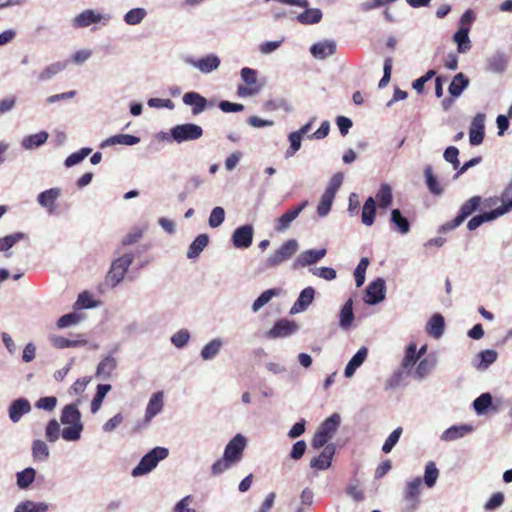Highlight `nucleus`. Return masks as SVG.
Here are the masks:
<instances>
[{
	"label": "nucleus",
	"instance_id": "6e6d98bb",
	"mask_svg": "<svg viewBox=\"0 0 512 512\" xmlns=\"http://www.w3.org/2000/svg\"><path fill=\"white\" fill-rule=\"evenodd\" d=\"M491 404L492 396L489 393H483L474 400L473 407L477 414H482Z\"/></svg>",
	"mask_w": 512,
	"mask_h": 512
},
{
	"label": "nucleus",
	"instance_id": "6e6552de",
	"mask_svg": "<svg viewBox=\"0 0 512 512\" xmlns=\"http://www.w3.org/2000/svg\"><path fill=\"white\" fill-rule=\"evenodd\" d=\"M241 77L246 83V86H240L238 88V94L240 96H251L259 92L256 70L245 67L241 70Z\"/></svg>",
	"mask_w": 512,
	"mask_h": 512
},
{
	"label": "nucleus",
	"instance_id": "4c0bfd02",
	"mask_svg": "<svg viewBox=\"0 0 512 512\" xmlns=\"http://www.w3.org/2000/svg\"><path fill=\"white\" fill-rule=\"evenodd\" d=\"M48 505L43 502L25 501L16 506L14 512H47Z\"/></svg>",
	"mask_w": 512,
	"mask_h": 512
},
{
	"label": "nucleus",
	"instance_id": "72a5a7b5",
	"mask_svg": "<svg viewBox=\"0 0 512 512\" xmlns=\"http://www.w3.org/2000/svg\"><path fill=\"white\" fill-rule=\"evenodd\" d=\"M315 290L312 287L303 289L294 304L293 309L296 311L305 310L313 301Z\"/></svg>",
	"mask_w": 512,
	"mask_h": 512
},
{
	"label": "nucleus",
	"instance_id": "7ed1b4c3",
	"mask_svg": "<svg viewBox=\"0 0 512 512\" xmlns=\"http://www.w3.org/2000/svg\"><path fill=\"white\" fill-rule=\"evenodd\" d=\"M482 204V198L480 196H473L465 201L460 207L458 215L451 221L446 222L440 228V232L451 231L460 226L465 219L471 216Z\"/></svg>",
	"mask_w": 512,
	"mask_h": 512
},
{
	"label": "nucleus",
	"instance_id": "a18cd8bd",
	"mask_svg": "<svg viewBox=\"0 0 512 512\" xmlns=\"http://www.w3.org/2000/svg\"><path fill=\"white\" fill-rule=\"evenodd\" d=\"M419 359V355H417V346L415 343H410L405 351V356L402 360V367L404 369L411 368L414 366Z\"/></svg>",
	"mask_w": 512,
	"mask_h": 512
},
{
	"label": "nucleus",
	"instance_id": "58836bf2",
	"mask_svg": "<svg viewBox=\"0 0 512 512\" xmlns=\"http://www.w3.org/2000/svg\"><path fill=\"white\" fill-rule=\"evenodd\" d=\"M436 365V359L434 357H426L422 359L415 371L416 376L419 379H423L429 375Z\"/></svg>",
	"mask_w": 512,
	"mask_h": 512
},
{
	"label": "nucleus",
	"instance_id": "f3484780",
	"mask_svg": "<svg viewBox=\"0 0 512 512\" xmlns=\"http://www.w3.org/2000/svg\"><path fill=\"white\" fill-rule=\"evenodd\" d=\"M31 410L30 402L25 398H19L12 402L9 407V417L12 422H18L24 414Z\"/></svg>",
	"mask_w": 512,
	"mask_h": 512
},
{
	"label": "nucleus",
	"instance_id": "49530a36",
	"mask_svg": "<svg viewBox=\"0 0 512 512\" xmlns=\"http://www.w3.org/2000/svg\"><path fill=\"white\" fill-rule=\"evenodd\" d=\"M378 205L381 208H386L392 203V191L388 184H382L376 194Z\"/></svg>",
	"mask_w": 512,
	"mask_h": 512
},
{
	"label": "nucleus",
	"instance_id": "9b49d317",
	"mask_svg": "<svg viewBox=\"0 0 512 512\" xmlns=\"http://www.w3.org/2000/svg\"><path fill=\"white\" fill-rule=\"evenodd\" d=\"M385 281L381 278L376 279L372 283H370L366 289V299L365 301L368 304H377L381 302L385 295Z\"/></svg>",
	"mask_w": 512,
	"mask_h": 512
},
{
	"label": "nucleus",
	"instance_id": "f257e3e1",
	"mask_svg": "<svg viewBox=\"0 0 512 512\" xmlns=\"http://www.w3.org/2000/svg\"><path fill=\"white\" fill-rule=\"evenodd\" d=\"M246 444L247 441L243 435L237 434L233 437L226 445L223 457L213 463L211 467L212 475H220L234 464L240 462L243 457Z\"/></svg>",
	"mask_w": 512,
	"mask_h": 512
},
{
	"label": "nucleus",
	"instance_id": "c03bdc74",
	"mask_svg": "<svg viewBox=\"0 0 512 512\" xmlns=\"http://www.w3.org/2000/svg\"><path fill=\"white\" fill-rule=\"evenodd\" d=\"M498 217L495 215V213L491 210L489 212H484L483 214L474 216L471 218L467 223V228L472 231L481 226L483 223L492 221L497 219Z\"/></svg>",
	"mask_w": 512,
	"mask_h": 512
},
{
	"label": "nucleus",
	"instance_id": "2eb2a0df",
	"mask_svg": "<svg viewBox=\"0 0 512 512\" xmlns=\"http://www.w3.org/2000/svg\"><path fill=\"white\" fill-rule=\"evenodd\" d=\"M233 244L237 248H248L253 240V228L250 225H245L237 228L233 234Z\"/></svg>",
	"mask_w": 512,
	"mask_h": 512
},
{
	"label": "nucleus",
	"instance_id": "ea45409f",
	"mask_svg": "<svg viewBox=\"0 0 512 512\" xmlns=\"http://www.w3.org/2000/svg\"><path fill=\"white\" fill-rule=\"evenodd\" d=\"M48 139V134L44 131L29 135L22 141V145L26 149H32L44 144Z\"/></svg>",
	"mask_w": 512,
	"mask_h": 512
},
{
	"label": "nucleus",
	"instance_id": "13d9d810",
	"mask_svg": "<svg viewBox=\"0 0 512 512\" xmlns=\"http://www.w3.org/2000/svg\"><path fill=\"white\" fill-rule=\"evenodd\" d=\"M92 152L91 148H82L69 155L65 160L66 167H72L84 160Z\"/></svg>",
	"mask_w": 512,
	"mask_h": 512
},
{
	"label": "nucleus",
	"instance_id": "7c9ffc66",
	"mask_svg": "<svg viewBox=\"0 0 512 512\" xmlns=\"http://www.w3.org/2000/svg\"><path fill=\"white\" fill-rule=\"evenodd\" d=\"M219 64L220 60L215 55H208L194 62V66L197 67L203 73H209L217 69Z\"/></svg>",
	"mask_w": 512,
	"mask_h": 512
},
{
	"label": "nucleus",
	"instance_id": "ddd939ff",
	"mask_svg": "<svg viewBox=\"0 0 512 512\" xmlns=\"http://www.w3.org/2000/svg\"><path fill=\"white\" fill-rule=\"evenodd\" d=\"M297 329V325L289 320L282 319L274 324L268 331L267 336L271 339L286 337L291 335Z\"/></svg>",
	"mask_w": 512,
	"mask_h": 512
},
{
	"label": "nucleus",
	"instance_id": "774afa93",
	"mask_svg": "<svg viewBox=\"0 0 512 512\" xmlns=\"http://www.w3.org/2000/svg\"><path fill=\"white\" fill-rule=\"evenodd\" d=\"M459 150L455 146H449L444 151L443 157L444 159L451 163L454 169H458L460 166V161L458 159Z\"/></svg>",
	"mask_w": 512,
	"mask_h": 512
},
{
	"label": "nucleus",
	"instance_id": "c9c22d12",
	"mask_svg": "<svg viewBox=\"0 0 512 512\" xmlns=\"http://www.w3.org/2000/svg\"><path fill=\"white\" fill-rule=\"evenodd\" d=\"M66 62H55L44 68L38 75L39 81L51 79L66 68Z\"/></svg>",
	"mask_w": 512,
	"mask_h": 512
},
{
	"label": "nucleus",
	"instance_id": "aec40b11",
	"mask_svg": "<svg viewBox=\"0 0 512 512\" xmlns=\"http://www.w3.org/2000/svg\"><path fill=\"white\" fill-rule=\"evenodd\" d=\"M336 51V44L334 41H322L315 43L311 46L310 52L311 54L318 59H324L328 56H331Z\"/></svg>",
	"mask_w": 512,
	"mask_h": 512
},
{
	"label": "nucleus",
	"instance_id": "412c9836",
	"mask_svg": "<svg viewBox=\"0 0 512 512\" xmlns=\"http://www.w3.org/2000/svg\"><path fill=\"white\" fill-rule=\"evenodd\" d=\"M326 255V249L306 250L302 252L296 259V264L305 267L316 263Z\"/></svg>",
	"mask_w": 512,
	"mask_h": 512
},
{
	"label": "nucleus",
	"instance_id": "e433bc0d",
	"mask_svg": "<svg viewBox=\"0 0 512 512\" xmlns=\"http://www.w3.org/2000/svg\"><path fill=\"white\" fill-rule=\"evenodd\" d=\"M110 390H111L110 384H99L97 386L96 394L91 402V412L92 413H96L100 409L106 394Z\"/></svg>",
	"mask_w": 512,
	"mask_h": 512
},
{
	"label": "nucleus",
	"instance_id": "0eeeda50",
	"mask_svg": "<svg viewBox=\"0 0 512 512\" xmlns=\"http://www.w3.org/2000/svg\"><path fill=\"white\" fill-rule=\"evenodd\" d=\"M133 261V256L126 254L116 259L107 274V281L113 286L117 285L125 276L129 266Z\"/></svg>",
	"mask_w": 512,
	"mask_h": 512
},
{
	"label": "nucleus",
	"instance_id": "bf43d9fd",
	"mask_svg": "<svg viewBox=\"0 0 512 512\" xmlns=\"http://www.w3.org/2000/svg\"><path fill=\"white\" fill-rule=\"evenodd\" d=\"M334 197L335 196H333L329 193H326V192L323 193L321 200L317 206V213L319 216L323 217L329 213L332 203H333V200H334Z\"/></svg>",
	"mask_w": 512,
	"mask_h": 512
},
{
	"label": "nucleus",
	"instance_id": "c756f323",
	"mask_svg": "<svg viewBox=\"0 0 512 512\" xmlns=\"http://www.w3.org/2000/svg\"><path fill=\"white\" fill-rule=\"evenodd\" d=\"M468 84H469V81L464 76V74L458 73L457 75L454 76V78L452 79V81L449 85V88H448L449 93L453 97H458L461 95L463 90L468 86Z\"/></svg>",
	"mask_w": 512,
	"mask_h": 512
},
{
	"label": "nucleus",
	"instance_id": "1a4fd4ad",
	"mask_svg": "<svg viewBox=\"0 0 512 512\" xmlns=\"http://www.w3.org/2000/svg\"><path fill=\"white\" fill-rule=\"evenodd\" d=\"M485 115L478 113L472 120L469 130V141L473 146L480 145L484 140Z\"/></svg>",
	"mask_w": 512,
	"mask_h": 512
},
{
	"label": "nucleus",
	"instance_id": "69168bd1",
	"mask_svg": "<svg viewBox=\"0 0 512 512\" xmlns=\"http://www.w3.org/2000/svg\"><path fill=\"white\" fill-rule=\"evenodd\" d=\"M225 219V211L222 207H215L209 217V225L211 228L220 226Z\"/></svg>",
	"mask_w": 512,
	"mask_h": 512
},
{
	"label": "nucleus",
	"instance_id": "0e129e2a",
	"mask_svg": "<svg viewBox=\"0 0 512 512\" xmlns=\"http://www.w3.org/2000/svg\"><path fill=\"white\" fill-rule=\"evenodd\" d=\"M23 237H24V234L19 232V233H15V234L0 238V252L7 251L11 247H13Z\"/></svg>",
	"mask_w": 512,
	"mask_h": 512
},
{
	"label": "nucleus",
	"instance_id": "5701e85b",
	"mask_svg": "<svg viewBox=\"0 0 512 512\" xmlns=\"http://www.w3.org/2000/svg\"><path fill=\"white\" fill-rule=\"evenodd\" d=\"M354 320L353 301L348 299L339 314V324L343 329H349Z\"/></svg>",
	"mask_w": 512,
	"mask_h": 512
},
{
	"label": "nucleus",
	"instance_id": "8fccbe9b",
	"mask_svg": "<svg viewBox=\"0 0 512 512\" xmlns=\"http://www.w3.org/2000/svg\"><path fill=\"white\" fill-rule=\"evenodd\" d=\"M52 344L57 349H64L69 347H77L82 344H86L85 340L79 341V340H70L68 338H65L63 336H54L51 339Z\"/></svg>",
	"mask_w": 512,
	"mask_h": 512
},
{
	"label": "nucleus",
	"instance_id": "393cba45",
	"mask_svg": "<svg viewBox=\"0 0 512 512\" xmlns=\"http://www.w3.org/2000/svg\"><path fill=\"white\" fill-rule=\"evenodd\" d=\"M61 422L65 425L67 424H82L81 423V414L78 408L73 405H66L61 414Z\"/></svg>",
	"mask_w": 512,
	"mask_h": 512
},
{
	"label": "nucleus",
	"instance_id": "5fc2aeb1",
	"mask_svg": "<svg viewBox=\"0 0 512 512\" xmlns=\"http://www.w3.org/2000/svg\"><path fill=\"white\" fill-rule=\"evenodd\" d=\"M439 476V471L434 462H429L425 467L424 481L425 484L431 488L435 485L437 478Z\"/></svg>",
	"mask_w": 512,
	"mask_h": 512
},
{
	"label": "nucleus",
	"instance_id": "a211bd4d",
	"mask_svg": "<svg viewBox=\"0 0 512 512\" xmlns=\"http://www.w3.org/2000/svg\"><path fill=\"white\" fill-rule=\"evenodd\" d=\"M101 13H97L93 10H85L77 15L73 20L74 27L83 28L91 24L98 23L102 19Z\"/></svg>",
	"mask_w": 512,
	"mask_h": 512
},
{
	"label": "nucleus",
	"instance_id": "052dcab7",
	"mask_svg": "<svg viewBox=\"0 0 512 512\" xmlns=\"http://www.w3.org/2000/svg\"><path fill=\"white\" fill-rule=\"evenodd\" d=\"M368 265H369V260L366 257L362 258L360 260V262L358 263V265L354 271V277H355V282H356L357 287H360L364 284L365 273H366V269H367Z\"/></svg>",
	"mask_w": 512,
	"mask_h": 512
},
{
	"label": "nucleus",
	"instance_id": "b1692460",
	"mask_svg": "<svg viewBox=\"0 0 512 512\" xmlns=\"http://www.w3.org/2000/svg\"><path fill=\"white\" fill-rule=\"evenodd\" d=\"M367 353L366 347H362L356 352L345 367L346 377H351L354 374L355 370L365 361Z\"/></svg>",
	"mask_w": 512,
	"mask_h": 512
},
{
	"label": "nucleus",
	"instance_id": "e2e57ef3",
	"mask_svg": "<svg viewBox=\"0 0 512 512\" xmlns=\"http://www.w3.org/2000/svg\"><path fill=\"white\" fill-rule=\"evenodd\" d=\"M403 432V429L401 427L396 428L385 440L382 451L384 453H389L393 449V447L397 444L399 441V438Z\"/></svg>",
	"mask_w": 512,
	"mask_h": 512
},
{
	"label": "nucleus",
	"instance_id": "f704fd0d",
	"mask_svg": "<svg viewBox=\"0 0 512 512\" xmlns=\"http://www.w3.org/2000/svg\"><path fill=\"white\" fill-rule=\"evenodd\" d=\"M391 223L395 226V229L401 234H406L410 230V224L407 218L402 216L399 209H393L391 212Z\"/></svg>",
	"mask_w": 512,
	"mask_h": 512
},
{
	"label": "nucleus",
	"instance_id": "864d4df0",
	"mask_svg": "<svg viewBox=\"0 0 512 512\" xmlns=\"http://www.w3.org/2000/svg\"><path fill=\"white\" fill-rule=\"evenodd\" d=\"M35 479V470L26 468L17 474V485L20 488H27Z\"/></svg>",
	"mask_w": 512,
	"mask_h": 512
},
{
	"label": "nucleus",
	"instance_id": "37998d69",
	"mask_svg": "<svg viewBox=\"0 0 512 512\" xmlns=\"http://www.w3.org/2000/svg\"><path fill=\"white\" fill-rule=\"evenodd\" d=\"M322 18V13L319 9H305L304 12L297 15V20L302 24L318 23Z\"/></svg>",
	"mask_w": 512,
	"mask_h": 512
},
{
	"label": "nucleus",
	"instance_id": "338daca9",
	"mask_svg": "<svg viewBox=\"0 0 512 512\" xmlns=\"http://www.w3.org/2000/svg\"><path fill=\"white\" fill-rule=\"evenodd\" d=\"M297 249V241L295 239H290L283 243L278 250L280 255H283L286 259H289L296 253Z\"/></svg>",
	"mask_w": 512,
	"mask_h": 512
},
{
	"label": "nucleus",
	"instance_id": "09e8293b",
	"mask_svg": "<svg viewBox=\"0 0 512 512\" xmlns=\"http://www.w3.org/2000/svg\"><path fill=\"white\" fill-rule=\"evenodd\" d=\"M147 12L143 8H134L128 11L124 16V21L128 25L139 24L146 16Z\"/></svg>",
	"mask_w": 512,
	"mask_h": 512
},
{
	"label": "nucleus",
	"instance_id": "c85d7f7f",
	"mask_svg": "<svg viewBox=\"0 0 512 512\" xmlns=\"http://www.w3.org/2000/svg\"><path fill=\"white\" fill-rule=\"evenodd\" d=\"M139 141H140V138L136 137L134 135L118 134V135H114V136L106 139L103 142L102 147L106 146V145H115V144L132 146V145L139 143Z\"/></svg>",
	"mask_w": 512,
	"mask_h": 512
},
{
	"label": "nucleus",
	"instance_id": "f03ea898",
	"mask_svg": "<svg viewBox=\"0 0 512 512\" xmlns=\"http://www.w3.org/2000/svg\"><path fill=\"white\" fill-rule=\"evenodd\" d=\"M340 425V416L337 413L332 414L318 427L314 434L311 446L314 449H319L328 444V441L332 439Z\"/></svg>",
	"mask_w": 512,
	"mask_h": 512
},
{
	"label": "nucleus",
	"instance_id": "a878e982",
	"mask_svg": "<svg viewBox=\"0 0 512 512\" xmlns=\"http://www.w3.org/2000/svg\"><path fill=\"white\" fill-rule=\"evenodd\" d=\"M444 318L441 314H434L427 324V332L434 338H439L444 332Z\"/></svg>",
	"mask_w": 512,
	"mask_h": 512
},
{
	"label": "nucleus",
	"instance_id": "473e14b6",
	"mask_svg": "<svg viewBox=\"0 0 512 512\" xmlns=\"http://www.w3.org/2000/svg\"><path fill=\"white\" fill-rule=\"evenodd\" d=\"M471 431L472 427L469 425L452 426L443 433L442 439L445 441H453L465 436Z\"/></svg>",
	"mask_w": 512,
	"mask_h": 512
},
{
	"label": "nucleus",
	"instance_id": "680f3d73",
	"mask_svg": "<svg viewBox=\"0 0 512 512\" xmlns=\"http://www.w3.org/2000/svg\"><path fill=\"white\" fill-rule=\"evenodd\" d=\"M277 295L276 289H268L264 291L254 302L252 305V310L254 312L258 311L264 305H266L273 296Z\"/></svg>",
	"mask_w": 512,
	"mask_h": 512
},
{
	"label": "nucleus",
	"instance_id": "9d476101",
	"mask_svg": "<svg viewBox=\"0 0 512 512\" xmlns=\"http://www.w3.org/2000/svg\"><path fill=\"white\" fill-rule=\"evenodd\" d=\"M323 447H324V449L320 453V455L317 457H314L311 460V462H310L311 468L316 469V470H325L331 466L332 459H333V457L335 455V451H336L335 445L330 443Z\"/></svg>",
	"mask_w": 512,
	"mask_h": 512
},
{
	"label": "nucleus",
	"instance_id": "3c124183",
	"mask_svg": "<svg viewBox=\"0 0 512 512\" xmlns=\"http://www.w3.org/2000/svg\"><path fill=\"white\" fill-rule=\"evenodd\" d=\"M32 453L35 460H46L49 457V449L42 440H35L32 444Z\"/></svg>",
	"mask_w": 512,
	"mask_h": 512
},
{
	"label": "nucleus",
	"instance_id": "423d86ee",
	"mask_svg": "<svg viewBox=\"0 0 512 512\" xmlns=\"http://www.w3.org/2000/svg\"><path fill=\"white\" fill-rule=\"evenodd\" d=\"M499 201L502 202V205H500L499 207L492 210L497 217H500V216L512 211V180L508 183V185L501 192L500 197L488 198L486 200V206H488V207L495 206Z\"/></svg>",
	"mask_w": 512,
	"mask_h": 512
},
{
	"label": "nucleus",
	"instance_id": "4468645a",
	"mask_svg": "<svg viewBox=\"0 0 512 512\" xmlns=\"http://www.w3.org/2000/svg\"><path fill=\"white\" fill-rule=\"evenodd\" d=\"M182 100L184 104L192 107L193 115L202 113L208 106L207 99L197 92L185 93Z\"/></svg>",
	"mask_w": 512,
	"mask_h": 512
},
{
	"label": "nucleus",
	"instance_id": "de8ad7c7",
	"mask_svg": "<svg viewBox=\"0 0 512 512\" xmlns=\"http://www.w3.org/2000/svg\"><path fill=\"white\" fill-rule=\"evenodd\" d=\"M68 427H65L62 432L61 436L66 441H77L80 439L81 432L83 430L82 424H68Z\"/></svg>",
	"mask_w": 512,
	"mask_h": 512
},
{
	"label": "nucleus",
	"instance_id": "2f4dec72",
	"mask_svg": "<svg viewBox=\"0 0 512 512\" xmlns=\"http://www.w3.org/2000/svg\"><path fill=\"white\" fill-rule=\"evenodd\" d=\"M469 27H460V29L454 34V41L458 45V51L465 53L471 48V43L468 37Z\"/></svg>",
	"mask_w": 512,
	"mask_h": 512
},
{
	"label": "nucleus",
	"instance_id": "4be33fe9",
	"mask_svg": "<svg viewBox=\"0 0 512 512\" xmlns=\"http://www.w3.org/2000/svg\"><path fill=\"white\" fill-rule=\"evenodd\" d=\"M209 243V237L207 234H199L194 241L190 244L187 257L189 259L197 258L200 253L205 249Z\"/></svg>",
	"mask_w": 512,
	"mask_h": 512
},
{
	"label": "nucleus",
	"instance_id": "20e7f679",
	"mask_svg": "<svg viewBox=\"0 0 512 512\" xmlns=\"http://www.w3.org/2000/svg\"><path fill=\"white\" fill-rule=\"evenodd\" d=\"M168 456V449L164 447H155L142 457L139 464L132 470L134 477L144 475L154 469L158 462Z\"/></svg>",
	"mask_w": 512,
	"mask_h": 512
},
{
	"label": "nucleus",
	"instance_id": "a19ab883",
	"mask_svg": "<svg viewBox=\"0 0 512 512\" xmlns=\"http://www.w3.org/2000/svg\"><path fill=\"white\" fill-rule=\"evenodd\" d=\"M116 368V360L111 356L105 357L97 366L96 375L110 377L113 370Z\"/></svg>",
	"mask_w": 512,
	"mask_h": 512
},
{
	"label": "nucleus",
	"instance_id": "39448f33",
	"mask_svg": "<svg viewBox=\"0 0 512 512\" xmlns=\"http://www.w3.org/2000/svg\"><path fill=\"white\" fill-rule=\"evenodd\" d=\"M171 137L177 143L192 141L202 137L203 129L193 123H185L174 126L170 130Z\"/></svg>",
	"mask_w": 512,
	"mask_h": 512
},
{
	"label": "nucleus",
	"instance_id": "dca6fc26",
	"mask_svg": "<svg viewBox=\"0 0 512 512\" xmlns=\"http://www.w3.org/2000/svg\"><path fill=\"white\" fill-rule=\"evenodd\" d=\"M421 484V478L417 477L406 485L404 499L412 509H415L419 503Z\"/></svg>",
	"mask_w": 512,
	"mask_h": 512
},
{
	"label": "nucleus",
	"instance_id": "603ef678",
	"mask_svg": "<svg viewBox=\"0 0 512 512\" xmlns=\"http://www.w3.org/2000/svg\"><path fill=\"white\" fill-rule=\"evenodd\" d=\"M221 341L219 339H214L210 341L208 344H206L202 351L201 356L204 360L212 359L216 356V354L219 352L221 348Z\"/></svg>",
	"mask_w": 512,
	"mask_h": 512
},
{
	"label": "nucleus",
	"instance_id": "79ce46f5",
	"mask_svg": "<svg viewBox=\"0 0 512 512\" xmlns=\"http://www.w3.org/2000/svg\"><path fill=\"white\" fill-rule=\"evenodd\" d=\"M424 173L426 177V183L430 192L434 195H441L443 193V188L438 183L436 177L434 176L432 167L429 165L426 166Z\"/></svg>",
	"mask_w": 512,
	"mask_h": 512
},
{
	"label": "nucleus",
	"instance_id": "f8f14e48",
	"mask_svg": "<svg viewBox=\"0 0 512 512\" xmlns=\"http://www.w3.org/2000/svg\"><path fill=\"white\" fill-rule=\"evenodd\" d=\"M307 206V201L301 203L300 205L293 207L286 211L281 217L276 220L275 230L277 232H282L289 228L290 224L293 220H295L301 211Z\"/></svg>",
	"mask_w": 512,
	"mask_h": 512
},
{
	"label": "nucleus",
	"instance_id": "4d7b16f0",
	"mask_svg": "<svg viewBox=\"0 0 512 512\" xmlns=\"http://www.w3.org/2000/svg\"><path fill=\"white\" fill-rule=\"evenodd\" d=\"M497 352L492 349L483 350L478 354L481 362L478 365L479 369H486L489 365L493 364L497 359Z\"/></svg>",
	"mask_w": 512,
	"mask_h": 512
},
{
	"label": "nucleus",
	"instance_id": "cd10ccee",
	"mask_svg": "<svg viewBox=\"0 0 512 512\" xmlns=\"http://www.w3.org/2000/svg\"><path fill=\"white\" fill-rule=\"evenodd\" d=\"M376 214V203L375 200L372 197H369L362 208V222L366 226H371L374 223Z\"/></svg>",
	"mask_w": 512,
	"mask_h": 512
},
{
	"label": "nucleus",
	"instance_id": "6ab92c4d",
	"mask_svg": "<svg viewBox=\"0 0 512 512\" xmlns=\"http://www.w3.org/2000/svg\"><path fill=\"white\" fill-rule=\"evenodd\" d=\"M164 405V394L163 392L159 391L154 393L147 405L146 413H145V419L147 421L151 420L153 417H155L158 413L161 412Z\"/></svg>",
	"mask_w": 512,
	"mask_h": 512
},
{
	"label": "nucleus",
	"instance_id": "bb28decb",
	"mask_svg": "<svg viewBox=\"0 0 512 512\" xmlns=\"http://www.w3.org/2000/svg\"><path fill=\"white\" fill-rule=\"evenodd\" d=\"M60 196V189L51 188L41 192L38 195V202L41 206L49 209H53L55 206V201Z\"/></svg>",
	"mask_w": 512,
	"mask_h": 512
}]
</instances>
